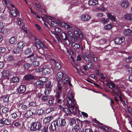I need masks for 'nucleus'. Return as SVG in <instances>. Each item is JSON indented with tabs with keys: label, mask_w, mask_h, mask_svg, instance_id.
I'll list each match as a JSON object with an SVG mask.
<instances>
[{
	"label": "nucleus",
	"mask_w": 132,
	"mask_h": 132,
	"mask_svg": "<svg viewBox=\"0 0 132 132\" xmlns=\"http://www.w3.org/2000/svg\"><path fill=\"white\" fill-rule=\"evenodd\" d=\"M51 88H46L45 90L44 94L46 95H48L50 94Z\"/></svg>",
	"instance_id": "obj_39"
},
{
	"label": "nucleus",
	"mask_w": 132,
	"mask_h": 132,
	"mask_svg": "<svg viewBox=\"0 0 132 132\" xmlns=\"http://www.w3.org/2000/svg\"><path fill=\"white\" fill-rule=\"evenodd\" d=\"M64 26L65 28L69 30H72V28L67 23H64Z\"/></svg>",
	"instance_id": "obj_40"
},
{
	"label": "nucleus",
	"mask_w": 132,
	"mask_h": 132,
	"mask_svg": "<svg viewBox=\"0 0 132 132\" xmlns=\"http://www.w3.org/2000/svg\"><path fill=\"white\" fill-rule=\"evenodd\" d=\"M51 71V69L48 68H46L43 69H42V72L44 75L49 74L50 73Z\"/></svg>",
	"instance_id": "obj_24"
},
{
	"label": "nucleus",
	"mask_w": 132,
	"mask_h": 132,
	"mask_svg": "<svg viewBox=\"0 0 132 132\" xmlns=\"http://www.w3.org/2000/svg\"><path fill=\"white\" fill-rule=\"evenodd\" d=\"M88 4L89 5H95L98 4V1L96 0H90L88 2Z\"/></svg>",
	"instance_id": "obj_30"
},
{
	"label": "nucleus",
	"mask_w": 132,
	"mask_h": 132,
	"mask_svg": "<svg viewBox=\"0 0 132 132\" xmlns=\"http://www.w3.org/2000/svg\"><path fill=\"white\" fill-rule=\"evenodd\" d=\"M120 5L124 8H126L129 6V3L126 0L122 1L120 3Z\"/></svg>",
	"instance_id": "obj_11"
},
{
	"label": "nucleus",
	"mask_w": 132,
	"mask_h": 132,
	"mask_svg": "<svg viewBox=\"0 0 132 132\" xmlns=\"http://www.w3.org/2000/svg\"><path fill=\"white\" fill-rule=\"evenodd\" d=\"M7 60L9 61H11L13 60V57L12 56H10L7 57Z\"/></svg>",
	"instance_id": "obj_63"
},
{
	"label": "nucleus",
	"mask_w": 132,
	"mask_h": 132,
	"mask_svg": "<svg viewBox=\"0 0 132 132\" xmlns=\"http://www.w3.org/2000/svg\"><path fill=\"white\" fill-rule=\"evenodd\" d=\"M64 102L68 107L67 108H65L61 105L59 106L60 109L64 111L67 114H79L80 111L78 108V105L74 98V95L73 93L68 94Z\"/></svg>",
	"instance_id": "obj_1"
},
{
	"label": "nucleus",
	"mask_w": 132,
	"mask_h": 132,
	"mask_svg": "<svg viewBox=\"0 0 132 132\" xmlns=\"http://www.w3.org/2000/svg\"><path fill=\"white\" fill-rule=\"evenodd\" d=\"M54 109L53 108H50L47 109L46 110L45 112L47 114H48L51 112L52 111H53Z\"/></svg>",
	"instance_id": "obj_42"
},
{
	"label": "nucleus",
	"mask_w": 132,
	"mask_h": 132,
	"mask_svg": "<svg viewBox=\"0 0 132 132\" xmlns=\"http://www.w3.org/2000/svg\"><path fill=\"white\" fill-rule=\"evenodd\" d=\"M47 17L48 18L50 19L51 21V24L52 26L54 27H56L57 26L58 24L57 21H51V20L53 19V18L51 17L50 16H47Z\"/></svg>",
	"instance_id": "obj_22"
},
{
	"label": "nucleus",
	"mask_w": 132,
	"mask_h": 132,
	"mask_svg": "<svg viewBox=\"0 0 132 132\" xmlns=\"http://www.w3.org/2000/svg\"><path fill=\"white\" fill-rule=\"evenodd\" d=\"M39 80L40 82H42L43 83V82H45L47 81V79L45 77H42L39 78Z\"/></svg>",
	"instance_id": "obj_45"
},
{
	"label": "nucleus",
	"mask_w": 132,
	"mask_h": 132,
	"mask_svg": "<svg viewBox=\"0 0 132 132\" xmlns=\"http://www.w3.org/2000/svg\"><path fill=\"white\" fill-rule=\"evenodd\" d=\"M25 43L23 42H19L17 44V46L18 47L22 49L24 46Z\"/></svg>",
	"instance_id": "obj_33"
},
{
	"label": "nucleus",
	"mask_w": 132,
	"mask_h": 132,
	"mask_svg": "<svg viewBox=\"0 0 132 132\" xmlns=\"http://www.w3.org/2000/svg\"><path fill=\"white\" fill-rule=\"evenodd\" d=\"M61 32V30L58 28H54L52 31V32L54 35L55 37L59 41H61L58 34Z\"/></svg>",
	"instance_id": "obj_5"
},
{
	"label": "nucleus",
	"mask_w": 132,
	"mask_h": 132,
	"mask_svg": "<svg viewBox=\"0 0 132 132\" xmlns=\"http://www.w3.org/2000/svg\"><path fill=\"white\" fill-rule=\"evenodd\" d=\"M96 120V123H100V124H101V125H102V126H101V127H102V129H104V130H105V128L106 127V126H103V123H100V122H99V121H98L97 120Z\"/></svg>",
	"instance_id": "obj_54"
},
{
	"label": "nucleus",
	"mask_w": 132,
	"mask_h": 132,
	"mask_svg": "<svg viewBox=\"0 0 132 132\" xmlns=\"http://www.w3.org/2000/svg\"><path fill=\"white\" fill-rule=\"evenodd\" d=\"M74 32L75 35L77 36H79L80 38L81 39L82 38V36L81 34V30L78 28L75 27Z\"/></svg>",
	"instance_id": "obj_7"
},
{
	"label": "nucleus",
	"mask_w": 132,
	"mask_h": 132,
	"mask_svg": "<svg viewBox=\"0 0 132 132\" xmlns=\"http://www.w3.org/2000/svg\"><path fill=\"white\" fill-rule=\"evenodd\" d=\"M90 18V16L87 14H84L81 16V19L84 21L89 20Z\"/></svg>",
	"instance_id": "obj_25"
},
{
	"label": "nucleus",
	"mask_w": 132,
	"mask_h": 132,
	"mask_svg": "<svg viewBox=\"0 0 132 132\" xmlns=\"http://www.w3.org/2000/svg\"><path fill=\"white\" fill-rule=\"evenodd\" d=\"M8 114L7 113H4L2 114V119H7V118L8 117Z\"/></svg>",
	"instance_id": "obj_50"
},
{
	"label": "nucleus",
	"mask_w": 132,
	"mask_h": 132,
	"mask_svg": "<svg viewBox=\"0 0 132 132\" xmlns=\"http://www.w3.org/2000/svg\"><path fill=\"white\" fill-rule=\"evenodd\" d=\"M44 56L45 57L46 59H50L51 57V55L48 54H45ZM36 56L37 57L40 58V59H43L44 57V55L42 54L39 53L36 55Z\"/></svg>",
	"instance_id": "obj_8"
},
{
	"label": "nucleus",
	"mask_w": 132,
	"mask_h": 132,
	"mask_svg": "<svg viewBox=\"0 0 132 132\" xmlns=\"http://www.w3.org/2000/svg\"><path fill=\"white\" fill-rule=\"evenodd\" d=\"M43 84V83L42 82H40L39 80L37 81L35 83L34 86L35 87L37 88H40L42 87Z\"/></svg>",
	"instance_id": "obj_15"
},
{
	"label": "nucleus",
	"mask_w": 132,
	"mask_h": 132,
	"mask_svg": "<svg viewBox=\"0 0 132 132\" xmlns=\"http://www.w3.org/2000/svg\"><path fill=\"white\" fill-rule=\"evenodd\" d=\"M98 9L99 10H101L103 12H104L106 11L105 9L103 6H101L98 8Z\"/></svg>",
	"instance_id": "obj_55"
},
{
	"label": "nucleus",
	"mask_w": 132,
	"mask_h": 132,
	"mask_svg": "<svg viewBox=\"0 0 132 132\" xmlns=\"http://www.w3.org/2000/svg\"><path fill=\"white\" fill-rule=\"evenodd\" d=\"M53 117H48L45 118L44 121L46 123L48 122L53 119Z\"/></svg>",
	"instance_id": "obj_34"
},
{
	"label": "nucleus",
	"mask_w": 132,
	"mask_h": 132,
	"mask_svg": "<svg viewBox=\"0 0 132 132\" xmlns=\"http://www.w3.org/2000/svg\"><path fill=\"white\" fill-rule=\"evenodd\" d=\"M55 68L57 69H59L61 67V65L59 62L56 63L55 64Z\"/></svg>",
	"instance_id": "obj_53"
},
{
	"label": "nucleus",
	"mask_w": 132,
	"mask_h": 132,
	"mask_svg": "<svg viewBox=\"0 0 132 132\" xmlns=\"http://www.w3.org/2000/svg\"><path fill=\"white\" fill-rule=\"evenodd\" d=\"M19 80V77L16 76L13 77L10 79L11 82L13 83L18 82Z\"/></svg>",
	"instance_id": "obj_28"
},
{
	"label": "nucleus",
	"mask_w": 132,
	"mask_h": 132,
	"mask_svg": "<svg viewBox=\"0 0 132 132\" xmlns=\"http://www.w3.org/2000/svg\"><path fill=\"white\" fill-rule=\"evenodd\" d=\"M76 121L75 120L73 119L72 118L71 120L70 125L72 126L73 124L76 123Z\"/></svg>",
	"instance_id": "obj_58"
},
{
	"label": "nucleus",
	"mask_w": 132,
	"mask_h": 132,
	"mask_svg": "<svg viewBox=\"0 0 132 132\" xmlns=\"http://www.w3.org/2000/svg\"><path fill=\"white\" fill-rule=\"evenodd\" d=\"M84 69L85 70H87L88 69H90L93 67V66L92 65V63L91 60L87 64L86 66L84 65L83 66Z\"/></svg>",
	"instance_id": "obj_13"
},
{
	"label": "nucleus",
	"mask_w": 132,
	"mask_h": 132,
	"mask_svg": "<svg viewBox=\"0 0 132 132\" xmlns=\"http://www.w3.org/2000/svg\"><path fill=\"white\" fill-rule=\"evenodd\" d=\"M34 54H32L27 57L28 58H30L29 60L31 61H33L32 65L34 67L38 66L39 65V62L38 61H34Z\"/></svg>",
	"instance_id": "obj_6"
},
{
	"label": "nucleus",
	"mask_w": 132,
	"mask_h": 132,
	"mask_svg": "<svg viewBox=\"0 0 132 132\" xmlns=\"http://www.w3.org/2000/svg\"><path fill=\"white\" fill-rule=\"evenodd\" d=\"M123 32L125 35L127 36L132 35V30L129 29L125 30Z\"/></svg>",
	"instance_id": "obj_20"
},
{
	"label": "nucleus",
	"mask_w": 132,
	"mask_h": 132,
	"mask_svg": "<svg viewBox=\"0 0 132 132\" xmlns=\"http://www.w3.org/2000/svg\"><path fill=\"white\" fill-rule=\"evenodd\" d=\"M1 73L2 75V77L5 78L8 77L9 75L10 72L8 71L5 70L2 71Z\"/></svg>",
	"instance_id": "obj_16"
},
{
	"label": "nucleus",
	"mask_w": 132,
	"mask_h": 132,
	"mask_svg": "<svg viewBox=\"0 0 132 132\" xmlns=\"http://www.w3.org/2000/svg\"><path fill=\"white\" fill-rule=\"evenodd\" d=\"M11 14L13 16H15L16 15L19 14V12L17 9L15 8L14 10H11Z\"/></svg>",
	"instance_id": "obj_17"
},
{
	"label": "nucleus",
	"mask_w": 132,
	"mask_h": 132,
	"mask_svg": "<svg viewBox=\"0 0 132 132\" xmlns=\"http://www.w3.org/2000/svg\"><path fill=\"white\" fill-rule=\"evenodd\" d=\"M19 107L21 111H25L27 108V106L22 103L20 104Z\"/></svg>",
	"instance_id": "obj_23"
},
{
	"label": "nucleus",
	"mask_w": 132,
	"mask_h": 132,
	"mask_svg": "<svg viewBox=\"0 0 132 132\" xmlns=\"http://www.w3.org/2000/svg\"><path fill=\"white\" fill-rule=\"evenodd\" d=\"M69 39L71 40H73V34H71L69 35Z\"/></svg>",
	"instance_id": "obj_62"
},
{
	"label": "nucleus",
	"mask_w": 132,
	"mask_h": 132,
	"mask_svg": "<svg viewBox=\"0 0 132 132\" xmlns=\"http://www.w3.org/2000/svg\"><path fill=\"white\" fill-rule=\"evenodd\" d=\"M45 86L46 88H51L52 87V85L51 84V82L49 81L48 83L46 84Z\"/></svg>",
	"instance_id": "obj_46"
},
{
	"label": "nucleus",
	"mask_w": 132,
	"mask_h": 132,
	"mask_svg": "<svg viewBox=\"0 0 132 132\" xmlns=\"http://www.w3.org/2000/svg\"><path fill=\"white\" fill-rule=\"evenodd\" d=\"M72 48L75 50H77L80 47L79 45L78 44H76L74 43H72Z\"/></svg>",
	"instance_id": "obj_29"
},
{
	"label": "nucleus",
	"mask_w": 132,
	"mask_h": 132,
	"mask_svg": "<svg viewBox=\"0 0 132 132\" xmlns=\"http://www.w3.org/2000/svg\"><path fill=\"white\" fill-rule=\"evenodd\" d=\"M31 52V50L30 48H28L26 49L24 51L26 54H28Z\"/></svg>",
	"instance_id": "obj_48"
},
{
	"label": "nucleus",
	"mask_w": 132,
	"mask_h": 132,
	"mask_svg": "<svg viewBox=\"0 0 132 132\" xmlns=\"http://www.w3.org/2000/svg\"><path fill=\"white\" fill-rule=\"evenodd\" d=\"M81 55L82 58L84 59L86 61H88L89 60V58L86 55L83 54H81Z\"/></svg>",
	"instance_id": "obj_44"
},
{
	"label": "nucleus",
	"mask_w": 132,
	"mask_h": 132,
	"mask_svg": "<svg viewBox=\"0 0 132 132\" xmlns=\"http://www.w3.org/2000/svg\"><path fill=\"white\" fill-rule=\"evenodd\" d=\"M60 37L62 40L65 41L68 40V37L66 33L62 32L60 35Z\"/></svg>",
	"instance_id": "obj_18"
},
{
	"label": "nucleus",
	"mask_w": 132,
	"mask_h": 132,
	"mask_svg": "<svg viewBox=\"0 0 132 132\" xmlns=\"http://www.w3.org/2000/svg\"><path fill=\"white\" fill-rule=\"evenodd\" d=\"M34 77L33 76L31 75H29L24 76L23 78L26 80L29 81L31 80L34 79Z\"/></svg>",
	"instance_id": "obj_19"
},
{
	"label": "nucleus",
	"mask_w": 132,
	"mask_h": 132,
	"mask_svg": "<svg viewBox=\"0 0 132 132\" xmlns=\"http://www.w3.org/2000/svg\"><path fill=\"white\" fill-rule=\"evenodd\" d=\"M35 25L38 31H42V28L38 24H35Z\"/></svg>",
	"instance_id": "obj_49"
},
{
	"label": "nucleus",
	"mask_w": 132,
	"mask_h": 132,
	"mask_svg": "<svg viewBox=\"0 0 132 132\" xmlns=\"http://www.w3.org/2000/svg\"><path fill=\"white\" fill-rule=\"evenodd\" d=\"M125 39L124 37H119L116 38L114 40L115 43L116 44H121L125 41Z\"/></svg>",
	"instance_id": "obj_10"
},
{
	"label": "nucleus",
	"mask_w": 132,
	"mask_h": 132,
	"mask_svg": "<svg viewBox=\"0 0 132 132\" xmlns=\"http://www.w3.org/2000/svg\"><path fill=\"white\" fill-rule=\"evenodd\" d=\"M26 87L23 85H21L19 87V91L21 93H24L26 90Z\"/></svg>",
	"instance_id": "obj_27"
},
{
	"label": "nucleus",
	"mask_w": 132,
	"mask_h": 132,
	"mask_svg": "<svg viewBox=\"0 0 132 132\" xmlns=\"http://www.w3.org/2000/svg\"><path fill=\"white\" fill-rule=\"evenodd\" d=\"M30 64L28 63H25L24 65V68L26 69H29L30 67Z\"/></svg>",
	"instance_id": "obj_52"
},
{
	"label": "nucleus",
	"mask_w": 132,
	"mask_h": 132,
	"mask_svg": "<svg viewBox=\"0 0 132 132\" xmlns=\"http://www.w3.org/2000/svg\"><path fill=\"white\" fill-rule=\"evenodd\" d=\"M42 126V124L39 122L33 123L30 127V129L33 131H36L39 130Z\"/></svg>",
	"instance_id": "obj_3"
},
{
	"label": "nucleus",
	"mask_w": 132,
	"mask_h": 132,
	"mask_svg": "<svg viewBox=\"0 0 132 132\" xmlns=\"http://www.w3.org/2000/svg\"><path fill=\"white\" fill-rule=\"evenodd\" d=\"M33 114V112L31 110H28L27 111L25 114V116L26 118H28L30 117Z\"/></svg>",
	"instance_id": "obj_32"
},
{
	"label": "nucleus",
	"mask_w": 132,
	"mask_h": 132,
	"mask_svg": "<svg viewBox=\"0 0 132 132\" xmlns=\"http://www.w3.org/2000/svg\"><path fill=\"white\" fill-rule=\"evenodd\" d=\"M22 51V49L18 47L14 48L13 50V53L15 54H21Z\"/></svg>",
	"instance_id": "obj_21"
},
{
	"label": "nucleus",
	"mask_w": 132,
	"mask_h": 132,
	"mask_svg": "<svg viewBox=\"0 0 132 132\" xmlns=\"http://www.w3.org/2000/svg\"><path fill=\"white\" fill-rule=\"evenodd\" d=\"M3 100L5 102H8L9 100V97L8 96H5L3 98Z\"/></svg>",
	"instance_id": "obj_59"
},
{
	"label": "nucleus",
	"mask_w": 132,
	"mask_h": 132,
	"mask_svg": "<svg viewBox=\"0 0 132 132\" xmlns=\"http://www.w3.org/2000/svg\"><path fill=\"white\" fill-rule=\"evenodd\" d=\"M68 82L69 84V85L70 86H71L72 85L70 83V81H69V78L67 77L65 78L64 79H63L61 82V84L62 85H65V84L67 82Z\"/></svg>",
	"instance_id": "obj_14"
},
{
	"label": "nucleus",
	"mask_w": 132,
	"mask_h": 132,
	"mask_svg": "<svg viewBox=\"0 0 132 132\" xmlns=\"http://www.w3.org/2000/svg\"><path fill=\"white\" fill-rule=\"evenodd\" d=\"M126 61L127 62H132V57L129 56L126 60Z\"/></svg>",
	"instance_id": "obj_51"
},
{
	"label": "nucleus",
	"mask_w": 132,
	"mask_h": 132,
	"mask_svg": "<svg viewBox=\"0 0 132 132\" xmlns=\"http://www.w3.org/2000/svg\"><path fill=\"white\" fill-rule=\"evenodd\" d=\"M4 124L6 125H10L11 123V121L10 120L6 119L4 120Z\"/></svg>",
	"instance_id": "obj_37"
},
{
	"label": "nucleus",
	"mask_w": 132,
	"mask_h": 132,
	"mask_svg": "<svg viewBox=\"0 0 132 132\" xmlns=\"http://www.w3.org/2000/svg\"><path fill=\"white\" fill-rule=\"evenodd\" d=\"M3 2L4 3L6 4L9 5L10 4V2L9 0H2Z\"/></svg>",
	"instance_id": "obj_64"
},
{
	"label": "nucleus",
	"mask_w": 132,
	"mask_h": 132,
	"mask_svg": "<svg viewBox=\"0 0 132 132\" xmlns=\"http://www.w3.org/2000/svg\"><path fill=\"white\" fill-rule=\"evenodd\" d=\"M56 121L58 126H64L66 124V122L64 119L59 118L57 120H56Z\"/></svg>",
	"instance_id": "obj_9"
},
{
	"label": "nucleus",
	"mask_w": 132,
	"mask_h": 132,
	"mask_svg": "<svg viewBox=\"0 0 132 132\" xmlns=\"http://www.w3.org/2000/svg\"><path fill=\"white\" fill-rule=\"evenodd\" d=\"M11 115L12 118L13 119H15L18 117L17 114L15 113H12Z\"/></svg>",
	"instance_id": "obj_56"
},
{
	"label": "nucleus",
	"mask_w": 132,
	"mask_h": 132,
	"mask_svg": "<svg viewBox=\"0 0 132 132\" xmlns=\"http://www.w3.org/2000/svg\"><path fill=\"white\" fill-rule=\"evenodd\" d=\"M48 105L50 106H52L53 105V102L52 100H49L48 104Z\"/></svg>",
	"instance_id": "obj_60"
},
{
	"label": "nucleus",
	"mask_w": 132,
	"mask_h": 132,
	"mask_svg": "<svg viewBox=\"0 0 132 132\" xmlns=\"http://www.w3.org/2000/svg\"><path fill=\"white\" fill-rule=\"evenodd\" d=\"M56 120L52 122L50 127V128L53 131L55 130L56 129V127L58 126Z\"/></svg>",
	"instance_id": "obj_12"
},
{
	"label": "nucleus",
	"mask_w": 132,
	"mask_h": 132,
	"mask_svg": "<svg viewBox=\"0 0 132 132\" xmlns=\"http://www.w3.org/2000/svg\"><path fill=\"white\" fill-rule=\"evenodd\" d=\"M43 112L44 111L42 109H38L36 110V113L39 115L42 114Z\"/></svg>",
	"instance_id": "obj_38"
},
{
	"label": "nucleus",
	"mask_w": 132,
	"mask_h": 132,
	"mask_svg": "<svg viewBox=\"0 0 132 132\" xmlns=\"http://www.w3.org/2000/svg\"><path fill=\"white\" fill-rule=\"evenodd\" d=\"M41 100L43 101H46L48 100V97L46 96H42L41 98Z\"/></svg>",
	"instance_id": "obj_57"
},
{
	"label": "nucleus",
	"mask_w": 132,
	"mask_h": 132,
	"mask_svg": "<svg viewBox=\"0 0 132 132\" xmlns=\"http://www.w3.org/2000/svg\"><path fill=\"white\" fill-rule=\"evenodd\" d=\"M16 39V37H13L10 39L9 42L11 44H13L15 43Z\"/></svg>",
	"instance_id": "obj_36"
},
{
	"label": "nucleus",
	"mask_w": 132,
	"mask_h": 132,
	"mask_svg": "<svg viewBox=\"0 0 132 132\" xmlns=\"http://www.w3.org/2000/svg\"><path fill=\"white\" fill-rule=\"evenodd\" d=\"M112 27L111 24H108L104 26V29L106 30H110L111 29Z\"/></svg>",
	"instance_id": "obj_35"
},
{
	"label": "nucleus",
	"mask_w": 132,
	"mask_h": 132,
	"mask_svg": "<svg viewBox=\"0 0 132 132\" xmlns=\"http://www.w3.org/2000/svg\"><path fill=\"white\" fill-rule=\"evenodd\" d=\"M107 16L111 20L113 21L115 20V18L111 14L108 13L107 14Z\"/></svg>",
	"instance_id": "obj_43"
},
{
	"label": "nucleus",
	"mask_w": 132,
	"mask_h": 132,
	"mask_svg": "<svg viewBox=\"0 0 132 132\" xmlns=\"http://www.w3.org/2000/svg\"><path fill=\"white\" fill-rule=\"evenodd\" d=\"M34 45L36 47L37 49H38L41 48H46L44 43L37 39H35V42H34Z\"/></svg>",
	"instance_id": "obj_4"
},
{
	"label": "nucleus",
	"mask_w": 132,
	"mask_h": 132,
	"mask_svg": "<svg viewBox=\"0 0 132 132\" xmlns=\"http://www.w3.org/2000/svg\"><path fill=\"white\" fill-rule=\"evenodd\" d=\"M1 32L4 34H8V30L7 29H3L1 30Z\"/></svg>",
	"instance_id": "obj_47"
},
{
	"label": "nucleus",
	"mask_w": 132,
	"mask_h": 132,
	"mask_svg": "<svg viewBox=\"0 0 132 132\" xmlns=\"http://www.w3.org/2000/svg\"><path fill=\"white\" fill-rule=\"evenodd\" d=\"M6 50V49L4 47H0V52H4Z\"/></svg>",
	"instance_id": "obj_61"
},
{
	"label": "nucleus",
	"mask_w": 132,
	"mask_h": 132,
	"mask_svg": "<svg viewBox=\"0 0 132 132\" xmlns=\"http://www.w3.org/2000/svg\"><path fill=\"white\" fill-rule=\"evenodd\" d=\"M109 21V19L108 18L107 19L103 18L101 21V23L103 24H106L108 23Z\"/></svg>",
	"instance_id": "obj_41"
},
{
	"label": "nucleus",
	"mask_w": 132,
	"mask_h": 132,
	"mask_svg": "<svg viewBox=\"0 0 132 132\" xmlns=\"http://www.w3.org/2000/svg\"><path fill=\"white\" fill-rule=\"evenodd\" d=\"M125 18L127 20L132 21V15L131 14H127L125 15Z\"/></svg>",
	"instance_id": "obj_31"
},
{
	"label": "nucleus",
	"mask_w": 132,
	"mask_h": 132,
	"mask_svg": "<svg viewBox=\"0 0 132 132\" xmlns=\"http://www.w3.org/2000/svg\"><path fill=\"white\" fill-rule=\"evenodd\" d=\"M63 75L62 72H59L57 74L56 78L58 80H61L63 78Z\"/></svg>",
	"instance_id": "obj_26"
},
{
	"label": "nucleus",
	"mask_w": 132,
	"mask_h": 132,
	"mask_svg": "<svg viewBox=\"0 0 132 132\" xmlns=\"http://www.w3.org/2000/svg\"><path fill=\"white\" fill-rule=\"evenodd\" d=\"M106 85L109 88L112 89V91L113 93H116L118 96H119V95L121 93L118 87L112 82H110L106 84Z\"/></svg>",
	"instance_id": "obj_2"
}]
</instances>
